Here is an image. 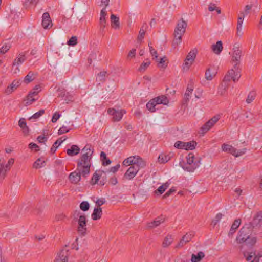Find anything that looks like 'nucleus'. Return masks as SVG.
I'll return each instance as SVG.
<instances>
[{"mask_svg": "<svg viewBox=\"0 0 262 262\" xmlns=\"http://www.w3.org/2000/svg\"><path fill=\"white\" fill-rule=\"evenodd\" d=\"M244 17L245 14L244 12H241L237 20V31L238 34L242 31V24L243 23Z\"/></svg>", "mask_w": 262, "mask_h": 262, "instance_id": "393cba45", "label": "nucleus"}, {"mask_svg": "<svg viewBox=\"0 0 262 262\" xmlns=\"http://www.w3.org/2000/svg\"><path fill=\"white\" fill-rule=\"evenodd\" d=\"M45 161L44 160H42L40 158H38L36 161L34 163L33 167L35 168H39L41 167L44 166V163Z\"/></svg>", "mask_w": 262, "mask_h": 262, "instance_id": "a18cd8bd", "label": "nucleus"}, {"mask_svg": "<svg viewBox=\"0 0 262 262\" xmlns=\"http://www.w3.org/2000/svg\"><path fill=\"white\" fill-rule=\"evenodd\" d=\"M166 60V58L164 57L163 58H160L159 62L158 64V66L160 68H165L167 65L165 64V62Z\"/></svg>", "mask_w": 262, "mask_h": 262, "instance_id": "bf43d9fd", "label": "nucleus"}, {"mask_svg": "<svg viewBox=\"0 0 262 262\" xmlns=\"http://www.w3.org/2000/svg\"><path fill=\"white\" fill-rule=\"evenodd\" d=\"M194 236V234L193 232H189L187 233L185 235H184L182 237L186 241L187 243L191 240L192 237Z\"/></svg>", "mask_w": 262, "mask_h": 262, "instance_id": "6e6d98bb", "label": "nucleus"}, {"mask_svg": "<svg viewBox=\"0 0 262 262\" xmlns=\"http://www.w3.org/2000/svg\"><path fill=\"white\" fill-rule=\"evenodd\" d=\"M205 256V254L202 252H199L196 255L192 254L191 256V262H199Z\"/></svg>", "mask_w": 262, "mask_h": 262, "instance_id": "c85d7f7f", "label": "nucleus"}, {"mask_svg": "<svg viewBox=\"0 0 262 262\" xmlns=\"http://www.w3.org/2000/svg\"><path fill=\"white\" fill-rule=\"evenodd\" d=\"M155 101V100L152 99L146 104L147 108L151 112L156 111L155 107L157 105Z\"/></svg>", "mask_w": 262, "mask_h": 262, "instance_id": "58836bf2", "label": "nucleus"}, {"mask_svg": "<svg viewBox=\"0 0 262 262\" xmlns=\"http://www.w3.org/2000/svg\"><path fill=\"white\" fill-rule=\"evenodd\" d=\"M93 154L82 153V155L77 163L78 169L82 171L83 174L90 173L91 167V160Z\"/></svg>", "mask_w": 262, "mask_h": 262, "instance_id": "7ed1b4c3", "label": "nucleus"}, {"mask_svg": "<svg viewBox=\"0 0 262 262\" xmlns=\"http://www.w3.org/2000/svg\"><path fill=\"white\" fill-rule=\"evenodd\" d=\"M10 46L9 45H4L1 49L0 53L4 54L10 49Z\"/></svg>", "mask_w": 262, "mask_h": 262, "instance_id": "774afa93", "label": "nucleus"}, {"mask_svg": "<svg viewBox=\"0 0 262 262\" xmlns=\"http://www.w3.org/2000/svg\"><path fill=\"white\" fill-rule=\"evenodd\" d=\"M45 113L44 110H40L38 112L35 113L33 115L29 118V120H31L32 119H36L39 118L41 116H42Z\"/></svg>", "mask_w": 262, "mask_h": 262, "instance_id": "5fc2aeb1", "label": "nucleus"}, {"mask_svg": "<svg viewBox=\"0 0 262 262\" xmlns=\"http://www.w3.org/2000/svg\"><path fill=\"white\" fill-rule=\"evenodd\" d=\"M20 82L19 81H13L11 84L7 87L5 91L6 93L7 94H11L12 92L16 90L20 85Z\"/></svg>", "mask_w": 262, "mask_h": 262, "instance_id": "f3484780", "label": "nucleus"}, {"mask_svg": "<svg viewBox=\"0 0 262 262\" xmlns=\"http://www.w3.org/2000/svg\"><path fill=\"white\" fill-rule=\"evenodd\" d=\"M173 241V238L172 237L171 235H167L166 236L164 239V241L163 242V246L164 247H166L168 246L170 244L172 243Z\"/></svg>", "mask_w": 262, "mask_h": 262, "instance_id": "49530a36", "label": "nucleus"}, {"mask_svg": "<svg viewBox=\"0 0 262 262\" xmlns=\"http://www.w3.org/2000/svg\"><path fill=\"white\" fill-rule=\"evenodd\" d=\"M36 75L32 71H30L25 77L23 82L28 84L32 81L35 78Z\"/></svg>", "mask_w": 262, "mask_h": 262, "instance_id": "c756f323", "label": "nucleus"}, {"mask_svg": "<svg viewBox=\"0 0 262 262\" xmlns=\"http://www.w3.org/2000/svg\"><path fill=\"white\" fill-rule=\"evenodd\" d=\"M147 28V26L146 23H144L142 26L140 30L139 31V34L138 37V39L139 40H142V39L144 37V35L145 34V30Z\"/></svg>", "mask_w": 262, "mask_h": 262, "instance_id": "e433bc0d", "label": "nucleus"}, {"mask_svg": "<svg viewBox=\"0 0 262 262\" xmlns=\"http://www.w3.org/2000/svg\"><path fill=\"white\" fill-rule=\"evenodd\" d=\"M138 157L137 156H130L127 159H125L122 164L123 165L127 166L129 165H135L136 161L137 160Z\"/></svg>", "mask_w": 262, "mask_h": 262, "instance_id": "b1692460", "label": "nucleus"}, {"mask_svg": "<svg viewBox=\"0 0 262 262\" xmlns=\"http://www.w3.org/2000/svg\"><path fill=\"white\" fill-rule=\"evenodd\" d=\"M90 205L86 201H83L80 204V208L83 211H86L89 210Z\"/></svg>", "mask_w": 262, "mask_h": 262, "instance_id": "864d4df0", "label": "nucleus"}, {"mask_svg": "<svg viewBox=\"0 0 262 262\" xmlns=\"http://www.w3.org/2000/svg\"><path fill=\"white\" fill-rule=\"evenodd\" d=\"M184 142L178 141L174 143V147L178 149H184Z\"/></svg>", "mask_w": 262, "mask_h": 262, "instance_id": "69168bd1", "label": "nucleus"}, {"mask_svg": "<svg viewBox=\"0 0 262 262\" xmlns=\"http://www.w3.org/2000/svg\"><path fill=\"white\" fill-rule=\"evenodd\" d=\"M187 163L180 162L182 168L188 172H193L201 164V158L195 157L192 152H190L186 157Z\"/></svg>", "mask_w": 262, "mask_h": 262, "instance_id": "f03ea898", "label": "nucleus"}, {"mask_svg": "<svg viewBox=\"0 0 262 262\" xmlns=\"http://www.w3.org/2000/svg\"><path fill=\"white\" fill-rule=\"evenodd\" d=\"M53 26L52 20L48 12H45L42 16V26L45 29H48Z\"/></svg>", "mask_w": 262, "mask_h": 262, "instance_id": "9d476101", "label": "nucleus"}, {"mask_svg": "<svg viewBox=\"0 0 262 262\" xmlns=\"http://www.w3.org/2000/svg\"><path fill=\"white\" fill-rule=\"evenodd\" d=\"M169 184L168 182L163 184L162 185L160 186L156 190H155V193L158 195H160L162 194L165 191V190L169 187Z\"/></svg>", "mask_w": 262, "mask_h": 262, "instance_id": "f704fd0d", "label": "nucleus"}, {"mask_svg": "<svg viewBox=\"0 0 262 262\" xmlns=\"http://www.w3.org/2000/svg\"><path fill=\"white\" fill-rule=\"evenodd\" d=\"M222 216L223 215L222 213H217L215 216V218L212 220V224H213V226H215L217 224V223L220 221Z\"/></svg>", "mask_w": 262, "mask_h": 262, "instance_id": "13d9d810", "label": "nucleus"}, {"mask_svg": "<svg viewBox=\"0 0 262 262\" xmlns=\"http://www.w3.org/2000/svg\"><path fill=\"white\" fill-rule=\"evenodd\" d=\"M68 249H67V246H66V248L61 250L58 254L56 262H58V260H60L61 262H68Z\"/></svg>", "mask_w": 262, "mask_h": 262, "instance_id": "4468645a", "label": "nucleus"}, {"mask_svg": "<svg viewBox=\"0 0 262 262\" xmlns=\"http://www.w3.org/2000/svg\"><path fill=\"white\" fill-rule=\"evenodd\" d=\"M153 99L155 100V103H156V105L160 104H163L164 105H167L169 102L168 99L164 95H162V96L156 97V98H154Z\"/></svg>", "mask_w": 262, "mask_h": 262, "instance_id": "aec40b11", "label": "nucleus"}, {"mask_svg": "<svg viewBox=\"0 0 262 262\" xmlns=\"http://www.w3.org/2000/svg\"><path fill=\"white\" fill-rule=\"evenodd\" d=\"M165 221V217L163 215L157 217L155 219L151 222L147 223V228L150 229L159 226L161 223H164Z\"/></svg>", "mask_w": 262, "mask_h": 262, "instance_id": "f8f14e48", "label": "nucleus"}, {"mask_svg": "<svg viewBox=\"0 0 262 262\" xmlns=\"http://www.w3.org/2000/svg\"><path fill=\"white\" fill-rule=\"evenodd\" d=\"M68 93L66 90L63 88H59L57 90V96L59 97L64 98L67 97Z\"/></svg>", "mask_w": 262, "mask_h": 262, "instance_id": "8fccbe9b", "label": "nucleus"}, {"mask_svg": "<svg viewBox=\"0 0 262 262\" xmlns=\"http://www.w3.org/2000/svg\"><path fill=\"white\" fill-rule=\"evenodd\" d=\"M216 72L210 68H208L205 72V78L207 80H211L215 76Z\"/></svg>", "mask_w": 262, "mask_h": 262, "instance_id": "cd10ccee", "label": "nucleus"}, {"mask_svg": "<svg viewBox=\"0 0 262 262\" xmlns=\"http://www.w3.org/2000/svg\"><path fill=\"white\" fill-rule=\"evenodd\" d=\"M247 224H251V228L253 229L254 228H259L261 226V222L258 220V219L255 216L252 222L247 223Z\"/></svg>", "mask_w": 262, "mask_h": 262, "instance_id": "ea45409f", "label": "nucleus"}, {"mask_svg": "<svg viewBox=\"0 0 262 262\" xmlns=\"http://www.w3.org/2000/svg\"><path fill=\"white\" fill-rule=\"evenodd\" d=\"M241 223V220L240 219H236L234 221L229 232V235H232L235 232L236 229L239 226Z\"/></svg>", "mask_w": 262, "mask_h": 262, "instance_id": "412c9836", "label": "nucleus"}, {"mask_svg": "<svg viewBox=\"0 0 262 262\" xmlns=\"http://www.w3.org/2000/svg\"><path fill=\"white\" fill-rule=\"evenodd\" d=\"M223 43L221 41H217L215 44L211 46L212 51L216 54L219 55L223 50Z\"/></svg>", "mask_w": 262, "mask_h": 262, "instance_id": "dca6fc26", "label": "nucleus"}, {"mask_svg": "<svg viewBox=\"0 0 262 262\" xmlns=\"http://www.w3.org/2000/svg\"><path fill=\"white\" fill-rule=\"evenodd\" d=\"M256 92L255 91H252L250 92L246 99V102L248 104L250 103L254 100Z\"/></svg>", "mask_w": 262, "mask_h": 262, "instance_id": "c03bdc74", "label": "nucleus"}, {"mask_svg": "<svg viewBox=\"0 0 262 262\" xmlns=\"http://www.w3.org/2000/svg\"><path fill=\"white\" fill-rule=\"evenodd\" d=\"M107 112L110 115L113 116V121L118 122L121 120L123 114L126 113V111L123 109L117 111L114 108H109L107 110Z\"/></svg>", "mask_w": 262, "mask_h": 262, "instance_id": "39448f33", "label": "nucleus"}, {"mask_svg": "<svg viewBox=\"0 0 262 262\" xmlns=\"http://www.w3.org/2000/svg\"><path fill=\"white\" fill-rule=\"evenodd\" d=\"M253 258V254L252 253H251L249 255V256L246 258V259L247 261H250L251 262H259V258H258L257 256H255L253 260H252Z\"/></svg>", "mask_w": 262, "mask_h": 262, "instance_id": "0e129e2a", "label": "nucleus"}, {"mask_svg": "<svg viewBox=\"0 0 262 262\" xmlns=\"http://www.w3.org/2000/svg\"><path fill=\"white\" fill-rule=\"evenodd\" d=\"M109 75V73L106 71H102L99 73L97 76V80L100 82H104L106 77Z\"/></svg>", "mask_w": 262, "mask_h": 262, "instance_id": "2f4dec72", "label": "nucleus"}, {"mask_svg": "<svg viewBox=\"0 0 262 262\" xmlns=\"http://www.w3.org/2000/svg\"><path fill=\"white\" fill-rule=\"evenodd\" d=\"M82 153H88L93 154L94 152V148L90 144H86L82 149Z\"/></svg>", "mask_w": 262, "mask_h": 262, "instance_id": "37998d69", "label": "nucleus"}, {"mask_svg": "<svg viewBox=\"0 0 262 262\" xmlns=\"http://www.w3.org/2000/svg\"><path fill=\"white\" fill-rule=\"evenodd\" d=\"M196 57V51L194 50L190 51L188 54L184 63L183 69L188 70L192 64Z\"/></svg>", "mask_w": 262, "mask_h": 262, "instance_id": "423d86ee", "label": "nucleus"}, {"mask_svg": "<svg viewBox=\"0 0 262 262\" xmlns=\"http://www.w3.org/2000/svg\"><path fill=\"white\" fill-rule=\"evenodd\" d=\"M178 39H174L173 40L172 43V47L174 48H176L178 45L181 43L182 42V38H180V36L178 37Z\"/></svg>", "mask_w": 262, "mask_h": 262, "instance_id": "e2e57ef3", "label": "nucleus"}, {"mask_svg": "<svg viewBox=\"0 0 262 262\" xmlns=\"http://www.w3.org/2000/svg\"><path fill=\"white\" fill-rule=\"evenodd\" d=\"M112 27L115 29H119L120 27L119 18L114 14H112L110 17Z\"/></svg>", "mask_w": 262, "mask_h": 262, "instance_id": "a211bd4d", "label": "nucleus"}, {"mask_svg": "<svg viewBox=\"0 0 262 262\" xmlns=\"http://www.w3.org/2000/svg\"><path fill=\"white\" fill-rule=\"evenodd\" d=\"M192 82L191 81L190 83H189L188 84V86H187V89H186V91L184 94V97L183 101H184V103H187L189 101V99L191 96L192 92L193 91V85H192Z\"/></svg>", "mask_w": 262, "mask_h": 262, "instance_id": "2eb2a0df", "label": "nucleus"}, {"mask_svg": "<svg viewBox=\"0 0 262 262\" xmlns=\"http://www.w3.org/2000/svg\"><path fill=\"white\" fill-rule=\"evenodd\" d=\"M65 140L66 138H64L63 140H62V138L58 139L52 145L51 148V152L53 154L56 151L58 146H59Z\"/></svg>", "mask_w": 262, "mask_h": 262, "instance_id": "c9c22d12", "label": "nucleus"}, {"mask_svg": "<svg viewBox=\"0 0 262 262\" xmlns=\"http://www.w3.org/2000/svg\"><path fill=\"white\" fill-rule=\"evenodd\" d=\"M106 17H100L99 24L100 26V30L102 31H104V28L106 26Z\"/></svg>", "mask_w": 262, "mask_h": 262, "instance_id": "603ef678", "label": "nucleus"}, {"mask_svg": "<svg viewBox=\"0 0 262 262\" xmlns=\"http://www.w3.org/2000/svg\"><path fill=\"white\" fill-rule=\"evenodd\" d=\"M242 50L239 49L238 43H235L231 54V62L234 63L233 69L230 70L225 75L224 81H230L232 80L234 82H237L241 77L240 62L242 56Z\"/></svg>", "mask_w": 262, "mask_h": 262, "instance_id": "f257e3e1", "label": "nucleus"}, {"mask_svg": "<svg viewBox=\"0 0 262 262\" xmlns=\"http://www.w3.org/2000/svg\"><path fill=\"white\" fill-rule=\"evenodd\" d=\"M220 119V116H215L206 122L201 128L202 134L207 132Z\"/></svg>", "mask_w": 262, "mask_h": 262, "instance_id": "0eeeda50", "label": "nucleus"}, {"mask_svg": "<svg viewBox=\"0 0 262 262\" xmlns=\"http://www.w3.org/2000/svg\"><path fill=\"white\" fill-rule=\"evenodd\" d=\"M184 149L189 150H193L195 149L197 143L194 141H191L190 142H184Z\"/></svg>", "mask_w": 262, "mask_h": 262, "instance_id": "bb28decb", "label": "nucleus"}, {"mask_svg": "<svg viewBox=\"0 0 262 262\" xmlns=\"http://www.w3.org/2000/svg\"><path fill=\"white\" fill-rule=\"evenodd\" d=\"M14 162V160L13 158H11L9 160L8 163L5 165H3V167L5 169L6 171H8L11 169V166L13 165Z\"/></svg>", "mask_w": 262, "mask_h": 262, "instance_id": "09e8293b", "label": "nucleus"}, {"mask_svg": "<svg viewBox=\"0 0 262 262\" xmlns=\"http://www.w3.org/2000/svg\"><path fill=\"white\" fill-rule=\"evenodd\" d=\"M99 172H101V174L97 173V171L95 172L93 174V177L91 179V184L92 185H93L97 184L100 179V176L102 175V173L104 172V171H99Z\"/></svg>", "mask_w": 262, "mask_h": 262, "instance_id": "4c0bfd02", "label": "nucleus"}, {"mask_svg": "<svg viewBox=\"0 0 262 262\" xmlns=\"http://www.w3.org/2000/svg\"><path fill=\"white\" fill-rule=\"evenodd\" d=\"M138 159L136 161V164L135 165L138 166V167H143L146 165L145 162L143 160V159L140 158L139 156H138Z\"/></svg>", "mask_w": 262, "mask_h": 262, "instance_id": "3c124183", "label": "nucleus"}, {"mask_svg": "<svg viewBox=\"0 0 262 262\" xmlns=\"http://www.w3.org/2000/svg\"><path fill=\"white\" fill-rule=\"evenodd\" d=\"M256 237L251 234L247 238H246L245 240H243V243H245L247 245L253 246L256 243Z\"/></svg>", "mask_w": 262, "mask_h": 262, "instance_id": "7c9ffc66", "label": "nucleus"}, {"mask_svg": "<svg viewBox=\"0 0 262 262\" xmlns=\"http://www.w3.org/2000/svg\"><path fill=\"white\" fill-rule=\"evenodd\" d=\"M151 42L148 43L150 53L154 56V59H157V51L153 48V47L151 46Z\"/></svg>", "mask_w": 262, "mask_h": 262, "instance_id": "4d7b16f0", "label": "nucleus"}, {"mask_svg": "<svg viewBox=\"0 0 262 262\" xmlns=\"http://www.w3.org/2000/svg\"><path fill=\"white\" fill-rule=\"evenodd\" d=\"M247 151L246 148H242V149L237 150L235 149V154L234 155L235 157H239L245 154Z\"/></svg>", "mask_w": 262, "mask_h": 262, "instance_id": "052dcab7", "label": "nucleus"}, {"mask_svg": "<svg viewBox=\"0 0 262 262\" xmlns=\"http://www.w3.org/2000/svg\"><path fill=\"white\" fill-rule=\"evenodd\" d=\"M71 129H68L66 126H63L58 130V134L59 135H62L68 132Z\"/></svg>", "mask_w": 262, "mask_h": 262, "instance_id": "338daca9", "label": "nucleus"}, {"mask_svg": "<svg viewBox=\"0 0 262 262\" xmlns=\"http://www.w3.org/2000/svg\"><path fill=\"white\" fill-rule=\"evenodd\" d=\"M80 152V148L77 145H73L71 148L67 150V154L70 156H74L78 155Z\"/></svg>", "mask_w": 262, "mask_h": 262, "instance_id": "6ab92c4d", "label": "nucleus"}, {"mask_svg": "<svg viewBox=\"0 0 262 262\" xmlns=\"http://www.w3.org/2000/svg\"><path fill=\"white\" fill-rule=\"evenodd\" d=\"M78 232L79 234L84 235L86 231V217L85 215H80L78 221Z\"/></svg>", "mask_w": 262, "mask_h": 262, "instance_id": "1a4fd4ad", "label": "nucleus"}, {"mask_svg": "<svg viewBox=\"0 0 262 262\" xmlns=\"http://www.w3.org/2000/svg\"><path fill=\"white\" fill-rule=\"evenodd\" d=\"M150 63L151 62L148 59H146L145 61H144L139 68L138 71L141 73L145 72Z\"/></svg>", "mask_w": 262, "mask_h": 262, "instance_id": "72a5a7b5", "label": "nucleus"}, {"mask_svg": "<svg viewBox=\"0 0 262 262\" xmlns=\"http://www.w3.org/2000/svg\"><path fill=\"white\" fill-rule=\"evenodd\" d=\"M102 214V211L101 208H95L92 214V218L93 220H97L100 219Z\"/></svg>", "mask_w": 262, "mask_h": 262, "instance_id": "5701e85b", "label": "nucleus"}, {"mask_svg": "<svg viewBox=\"0 0 262 262\" xmlns=\"http://www.w3.org/2000/svg\"><path fill=\"white\" fill-rule=\"evenodd\" d=\"M252 230L251 224H245L239 231L238 236L236 238L237 242L243 243V240H245L252 234Z\"/></svg>", "mask_w": 262, "mask_h": 262, "instance_id": "20e7f679", "label": "nucleus"}, {"mask_svg": "<svg viewBox=\"0 0 262 262\" xmlns=\"http://www.w3.org/2000/svg\"><path fill=\"white\" fill-rule=\"evenodd\" d=\"M170 160V157L164 155H160L158 157V162L160 163H165Z\"/></svg>", "mask_w": 262, "mask_h": 262, "instance_id": "de8ad7c7", "label": "nucleus"}, {"mask_svg": "<svg viewBox=\"0 0 262 262\" xmlns=\"http://www.w3.org/2000/svg\"><path fill=\"white\" fill-rule=\"evenodd\" d=\"M40 0H25L24 5L26 9L30 8L32 5L36 6Z\"/></svg>", "mask_w": 262, "mask_h": 262, "instance_id": "79ce46f5", "label": "nucleus"}, {"mask_svg": "<svg viewBox=\"0 0 262 262\" xmlns=\"http://www.w3.org/2000/svg\"><path fill=\"white\" fill-rule=\"evenodd\" d=\"M38 97H34L32 94L29 93L27 96V99L25 101H26L25 105H29L31 104L35 100H37Z\"/></svg>", "mask_w": 262, "mask_h": 262, "instance_id": "a19ab883", "label": "nucleus"}, {"mask_svg": "<svg viewBox=\"0 0 262 262\" xmlns=\"http://www.w3.org/2000/svg\"><path fill=\"white\" fill-rule=\"evenodd\" d=\"M26 56L25 54L20 53L18 56L14 60L13 66H19L23 63L26 60Z\"/></svg>", "mask_w": 262, "mask_h": 262, "instance_id": "a878e982", "label": "nucleus"}, {"mask_svg": "<svg viewBox=\"0 0 262 262\" xmlns=\"http://www.w3.org/2000/svg\"><path fill=\"white\" fill-rule=\"evenodd\" d=\"M77 39L76 36H72L68 41L67 44L69 46H74L77 43Z\"/></svg>", "mask_w": 262, "mask_h": 262, "instance_id": "680f3d73", "label": "nucleus"}, {"mask_svg": "<svg viewBox=\"0 0 262 262\" xmlns=\"http://www.w3.org/2000/svg\"><path fill=\"white\" fill-rule=\"evenodd\" d=\"M222 149L223 151L230 153L234 156L235 154V149L232 145L224 143L222 145Z\"/></svg>", "mask_w": 262, "mask_h": 262, "instance_id": "4be33fe9", "label": "nucleus"}, {"mask_svg": "<svg viewBox=\"0 0 262 262\" xmlns=\"http://www.w3.org/2000/svg\"><path fill=\"white\" fill-rule=\"evenodd\" d=\"M81 175L83 177L86 176L87 174H83L82 173V171L78 169V167H77L76 170L70 174L69 176V179L71 182V183L73 184H77L80 181L81 179Z\"/></svg>", "mask_w": 262, "mask_h": 262, "instance_id": "6e6552de", "label": "nucleus"}, {"mask_svg": "<svg viewBox=\"0 0 262 262\" xmlns=\"http://www.w3.org/2000/svg\"><path fill=\"white\" fill-rule=\"evenodd\" d=\"M100 158L103 166H106L111 163V161L107 157L106 154L102 151L100 154Z\"/></svg>", "mask_w": 262, "mask_h": 262, "instance_id": "473e14b6", "label": "nucleus"}, {"mask_svg": "<svg viewBox=\"0 0 262 262\" xmlns=\"http://www.w3.org/2000/svg\"><path fill=\"white\" fill-rule=\"evenodd\" d=\"M139 168L137 165H132L124 174V178L128 180L132 179L137 174Z\"/></svg>", "mask_w": 262, "mask_h": 262, "instance_id": "9b49d317", "label": "nucleus"}, {"mask_svg": "<svg viewBox=\"0 0 262 262\" xmlns=\"http://www.w3.org/2000/svg\"><path fill=\"white\" fill-rule=\"evenodd\" d=\"M187 26V23L182 18L180 21L178 22L177 27L174 29V32H178L180 34H184L186 31Z\"/></svg>", "mask_w": 262, "mask_h": 262, "instance_id": "ddd939ff", "label": "nucleus"}]
</instances>
